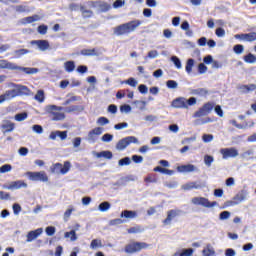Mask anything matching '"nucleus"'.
Here are the masks:
<instances>
[{"mask_svg":"<svg viewBox=\"0 0 256 256\" xmlns=\"http://www.w3.org/2000/svg\"><path fill=\"white\" fill-rule=\"evenodd\" d=\"M197 103L195 97H190V99H185L184 97H178L173 99L172 107L175 109H188V107L194 106Z\"/></svg>","mask_w":256,"mask_h":256,"instance_id":"1","label":"nucleus"},{"mask_svg":"<svg viewBox=\"0 0 256 256\" xmlns=\"http://www.w3.org/2000/svg\"><path fill=\"white\" fill-rule=\"evenodd\" d=\"M46 111L49 113V117H51L52 121H63L66 118V115L61 112V107H57L56 105H49L46 107Z\"/></svg>","mask_w":256,"mask_h":256,"instance_id":"2","label":"nucleus"},{"mask_svg":"<svg viewBox=\"0 0 256 256\" xmlns=\"http://www.w3.org/2000/svg\"><path fill=\"white\" fill-rule=\"evenodd\" d=\"M71 167L72 165L69 161L64 162V165L61 163H55L51 166V173L65 175L70 171Z\"/></svg>","mask_w":256,"mask_h":256,"instance_id":"3","label":"nucleus"},{"mask_svg":"<svg viewBox=\"0 0 256 256\" xmlns=\"http://www.w3.org/2000/svg\"><path fill=\"white\" fill-rule=\"evenodd\" d=\"M191 203L194 206H201L203 208H213L215 206H218L217 202H211L208 198L204 197H194L191 199Z\"/></svg>","mask_w":256,"mask_h":256,"instance_id":"4","label":"nucleus"},{"mask_svg":"<svg viewBox=\"0 0 256 256\" xmlns=\"http://www.w3.org/2000/svg\"><path fill=\"white\" fill-rule=\"evenodd\" d=\"M26 176L28 177V180L33 182H42V183L48 182V175H47V172L45 171L26 172Z\"/></svg>","mask_w":256,"mask_h":256,"instance_id":"5","label":"nucleus"},{"mask_svg":"<svg viewBox=\"0 0 256 256\" xmlns=\"http://www.w3.org/2000/svg\"><path fill=\"white\" fill-rule=\"evenodd\" d=\"M214 107H215L214 103H211V102L204 103V105L200 109H198L196 113H194V118H202L203 116H208Z\"/></svg>","mask_w":256,"mask_h":256,"instance_id":"6","label":"nucleus"},{"mask_svg":"<svg viewBox=\"0 0 256 256\" xmlns=\"http://www.w3.org/2000/svg\"><path fill=\"white\" fill-rule=\"evenodd\" d=\"M92 8H99L101 13L109 12L111 9V5L108 2H104L102 0H96L89 2Z\"/></svg>","mask_w":256,"mask_h":256,"instance_id":"7","label":"nucleus"},{"mask_svg":"<svg viewBox=\"0 0 256 256\" xmlns=\"http://www.w3.org/2000/svg\"><path fill=\"white\" fill-rule=\"evenodd\" d=\"M179 215H181V210L179 209H172L167 211V216L163 220V225L168 226L171 225L172 221L176 219Z\"/></svg>","mask_w":256,"mask_h":256,"instance_id":"8","label":"nucleus"},{"mask_svg":"<svg viewBox=\"0 0 256 256\" xmlns=\"http://www.w3.org/2000/svg\"><path fill=\"white\" fill-rule=\"evenodd\" d=\"M2 188L9 191H14L22 188H27V183L23 180H16L9 183V185H3Z\"/></svg>","mask_w":256,"mask_h":256,"instance_id":"9","label":"nucleus"},{"mask_svg":"<svg viewBox=\"0 0 256 256\" xmlns=\"http://www.w3.org/2000/svg\"><path fill=\"white\" fill-rule=\"evenodd\" d=\"M103 134V128L96 127L88 132V142L94 144L97 142L98 137Z\"/></svg>","mask_w":256,"mask_h":256,"instance_id":"10","label":"nucleus"},{"mask_svg":"<svg viewBox=\"0 0 256 256\" xmlns=\"http://www.w3.org/2000/svg\"><path fill=\"white\" fill-rule=\"evenodd\" d=\"M222 159L235 158L239 156V151L235 147L224 148L220 150Z\"/></svg>","mask_w":256,"mask_h":256,"instance_id":"11","label":"nucleus"},{"mask_svg":"<svg viewBox=\"0 0 256 256\" xmlns=\"http://www.w3.org/2000/svg\"><path fill=\"white\" fill-rule=\"evenodd\" d=\"M234 38L237 40H242L247 43H253L256 41V32H251L246 34H235Z\"/></svg>","mask_w":256,"mask_h":256,"instance_id":"12","label":"nucleus"},{"mask_svg":"<svg viewBox=\"0 0 256 256\" xmlns=\"http://www.w3.org/2000/svg\"><path fill=\"white\" fill-rule=\"evenodd\" d=\"M149 247L148 244H145L144 242H133L129 244V253L133 254L136 252H140L142 249H145Z\"/></svg>","mask_w":256,"mask_h":256,"instance_id":"13","label":"nucleus"},{"mask_svg":"<svg viewBox=\"0 0 256 256\" xmlns=\"http://www.w3.org/2000/svg\"><path fill=\"white\" fill-rule=\"evenodd\" d=\"M0 129H2L3 134L12 133L15 129V123L10 120H3V123L0 124Z\"/></svg>","mask_w":256,"mask_h":256,"instance_id":"14","label":"nucleus"},{"mask_svg":"<svg viewBox=\"0 0 256 256\" xmlns=\"http://www.w3.org/2000/svg\"><path fill=\"white\" fill-rule=\"evenodd\" d=\"M247 192L245 190H241L237 193V195L232 198V202H230L231 205H237L239 203H242L246 200Z\"/></svg>","mask_w":256,"mask_h":256,"instance_id":"15","label":"nucleus"},{"mask_svg":"<svg viewBox=\"0 0 256 256\" xmlns=\"http://www.w3.org/2000/svg\"><path fill=\"white\" fill-rule=\"evenodd\" d=\"M43 232H44V229H42V228H39L35 231L28 232L27 236H26L27 237L26 242L30 243V242L34 241L35 239H38V237L41 236Z\"/></svg>","mask_w":256,"mask_h":256,"instance_id":"16","label":"nucleus"},{"mask_svg":"<svg viewBox=\"0 0 256 256\" xmlns=\"http://www.w3.org/2000/svg\"><path fill=\"white\" fill-rule=\"evenodd\" d=\"M31 45H36L40 51H47L49 49V42L48 40H32L30 42Z\"/></svg>","mask_w":256,"mask_h":256,"instance_id":"17","label":"nucleus"},{"mask_svg":"<svg viewBox=\"0 0 256 256\" xmlns=\"http://www.w3.org/2000/svg\"><path fill=\"white\" fill-rule=\"evenodd\" d=\"M17 96L18 94L16 90H6L5 94L0 95V104L4 103L7 100L14 99Z\"/></svg>","mask_w":256,"mask_h":256,"instance_id":"18","label":"nucleus"},{"mask_svg":"<svg viewBox=\"0 0 256 256\" xmlns=\"http://www.w3.org/2000/svg\"><path fill=\"white\" fill-rule=\"evenodd\" d=\"M129 32V23L122 24L114 28V35L123 36Z\"/></svg>","mask_w":256,"mask_h":256,"instance_id":"19","label":"nucleus"},{"mask_svg":"<svg viewBox=\"0 0 256 256\" xmlns=\"http://www.w3.org/2000/svg\"><path fill=\"white\" fill-rule=\"evenodd\" d=\"M57 137H60L61 141H64L67 139V131H52L51 134H49V139H51L52 141H55V139H57Z\"/></svg>","mask_w":256,"mask_h":256,"instance_id":"20","label":"nucleus"},{"mask_svg":"<svg viewBox=\"0 0 256 256\" xmlns=\"http://www.w3.org/2000/svg\"><path fill=\"white\" fill-rule=\"evenodd\" d=\"M0 69H9L12 71H16L18 69V66L7 60H0Z\"/></svg>","mask_w":256,"mask_h":256,"instance_id":"21","label":"nucleus"},{"mask_svg":"<svg viewBox=\"0 0 256 256\" xmlns=\"http://www.w3.org/2000/svg\"><path fill=\"white\" fill-rule=\"evenodd\" d=\"M176 170L181 173H190L196 170V166H194L193 164L181 165L178 166Z\"/></svg>","mask_w":256,"mask_h":256,"instance_id":"22","label":"nucleus"},{"mask_svg":"<svg viewBox=\"0 0 256 256\" xmlns=\"http://www.w3.org/2000/svg\"><path fill=\"white\" fill-rule=\"evenodd\" d=\"M128 145H129V137H126V138L120 140L119 142H117L116 149L118 151H123L128 147Z\"/></svg>","mask_w":256,"mask_h":256,"instance_id":"23","label":"nucleus"},{"mask_svg":"<svg viewBox=\"0 0 256 256\" xmlns=\"http://www.w3.org/2000/svg\"><path fill=\"white\" fill-rule=\"evenodd\" d=\"M131 109H135L136 111H143L145 109V102L135 101L132 103V107H129V111H131Z\"/></svg>","mask_w":256,"mask_h":256,"instance_id":"24","label":"nucleus"},{"mask_svg":"<svg viewBox=\"0 0 256 256\" xmlns=\"http://www.w3.org/2000/svg\"><path fill=\"white\" fill-rule=\"evenodd\" d=\"M80 55L85 56V57H92V56H98L97 49H82L80 51Z\"/></svg>","mask_w":256,"mask_h":256,"instance_id":"25","label":"nucleus"},{"mask_svg":"<svg viewBox=\"0 0 256 256\" xmlns=\"http://www.w3.org/2000/svg\"><path fill=\"white\" fill-rule=\"evenodd\" d=\"M95 157L110 160L113 158V154L111 153V151H101V152L96 153Z\"/></svg>","mask_w":256,"mask_h":256,"instance_id":"26","label":"nucleus"},{"mask_svg":"<svg viewBox=\"0 0 256 256\" xmlns=\"http://www.w3.org/2000/svg\"><path fill=\"white\" fill-rule=\"evenodd\" d=\"M209 92L205 88H197L192 90V95L200 96V97H206L208 96Z\"/></svg>","mask_w":256,"mask_h":256,"instance_id":"27","label":"nucleus"},{"mask_svg":"<svg viewBox=\"0 0 256 256\" xmlns=\"http://www.w3.org/2000/svg\"><path fill=\"white\" fill-rule=\"evenodd\" d=\"M18 71L24 72L27 75H33L39 72L38 68H25L18 66Z\"/></svg>","mask_w":256,"mask_h":256,"instance_id":"28","label":"nucleus"},{"mask_svg":"<svg viewBox=\"0 0 256 256\" xmlns=\"http://www.w3.org/2000/svg\"><path fill=\"white\" fill-rule=\"evenodd\" d=\"M143 24L141 20H133L129 22V32H134L140 25Z\"/></svg>","mask_w":256,"mask_h":256,"instance_id":"29","label":"nucleus"},{"mask_svg":"<svg viewBox=\"0 0 256 256\" xmlns=\"http://www.w3.org/2000/svg\"><path fill=\"white\" fill-rule=\"evenodd\" d=\"M253 126H255V122H254L253 120H247V121L244 122L243 124L238 125V126H237V129L245 130V129H247V128H253Z\"/></svg>","mask_w":256,"mask_h":256,"instance_id":"30","label":"nucleus"},{"mask_svg":"<svg viewBox=\"0 0 256 256\" xmlns=\"http://www.w3.org/2000/svg\"><path fill=\"white\" fill-rule=\"evenodd\" d=\"M34 100H36L39 103H44V101H45L44 90H37L36 95H34Z\"/></svg>","mask_w":256,"mask_h":256,"instance_id":"31","label":"nucleus"},{"mask_svg":"<svg viewBox=\"0 0 256 256\" xmlns=\"http://www.w3.org/2000/svg\"><path fill=\"white\" fill-rule=\"evenodd\" d=\"M75 67V61H66V63H64V69H66L67 73L75 71Z\"/></svg>","mask_w":256,"mask_h":256,"instance_id":"32","label":"nucleus"},{"mask_svg":"<svg viewBox=\"0 0 256 256\" xmlns=\"http://www.w3.org/2000/svg\"><path fill=\"white\" fill-rule=\"evenodd\" d=\"M80 12L82 13L83 18H91L94 15V12L91 10L85 9L84 6H80Z\"/></svg>","mask_w":256,"mask_h":256,"instance_id":"33","label":"nucleus"},{"mask_svg":"<svg viewBox=\"0 0 256 256\" xmlns=\"http://www.w3.org/2000/svg\"><path fill=\"white\" fill-rule=\"evenodd\" d=\"M154 172H160L162 174H167V175H172L174 174V171L173 170H169V169H166V168H162L160 166H157L153 169Z\"/></svg>","mask_w":256,"mask_h":256,"instance_id":"34","label":"nucleus"},{"mask_svg":"<svg viewBox=\"0 0 256 256\" xmlns=\"http://www.w3.org/2000/svg\"><path fill=\"white\" fill-rule=\"evenodd\" d=\"M243 60L246 63L253 64L256 62V56L253 55L252 53H249L247 55H244Z\"/></svg>","mask_w":256,"mask_h":256,"instance_id":"35","label":"nucleus"},{"mask_svg":"<svg viewBox=\"0 0 256 256\" xmlns=\"http://www.w3.org/2000/svg\"><path fill=\"white\" fill-rule=\"evenodd\" d=\"M144 182L147 184L157 183V174H148V176L144 178Z\"/></svg>","mask_w":256,"mask_h":256,"instance_id":"36","label":"nucleus"},{"mask_svg":"<svg viewBox=\"0 0 256 256\" xmlns=\"http://www.w3.org/2000/svg\"><path fill=\"white\" fill-rule=\"evenodd\" d=\"M193 252H194L193 248H189V249L182 250L181 253L176 252L175 254H173V256H192Z\"/></svg>","mask_w":256,"mask_h":256,"instance_id":"37","label":"nucleus"},{"mask_svg":"<svg viewBox=\"0 0 256 256\" xmlns=\"http://www.w3.org/2000/svg\"><path fill=\"white\" fill-rule=\"evenodd\" d=\"M201 186L196 182H190L184 185V190L190 191L192 189H200Z\"/></svg>","mask_w":256,"mask_h":256,"instance_id":"38","label":"nucleus"},{"mask_svg":"<svg viewBox=\"0 0 256 256\" xmlns=\"http://www.w3.org/2000/svg\"><path fill=\"white\" fill-rule=\"evenodd\" d=\"M240 89L246 93L256 91V84L242 85Z\"/></svg>","mask_w":256,"mask_h":256,"instance_id":"39","label":"nucleus"},{"mask_svg":"<svg viewBox=\"0 0 256 256\" xmlns=\"http://www.w3.org/2000/svg\"><path fill=\"white\" fill-rule=\"evenodd\" d=\"M27 117H28L27 112L18 113V114H15L14 120L17 122H23L24 120L27 119Z\"/></svg>","mask_w":256,"mask_h":256,"instance_id":"40","label":"nucleus"},{"mask_svg":"<svg viewBox=\"0 0 256 256\" xmlns=\"http://www.w3.org/2000/svg\"><path fill=\"white\" fill-rule=\"evenodd\" d=\"M194 67V59H188L187 64L185 65V71H187L188 74H191Z\"/></svg>","mask_w":256,"mask_h":256,"instance_id":"41","label":"nucleus"},{"mask_svg":"<svg viewBox=\"0 0 256 256\" xmlns=\"http://www.w3.org/2000/svg\"><path fill=\"white\" fill-rule=\"evenodd\" d=\"M39 15H33V16H29L23 19L24 23L26 24H30L36 21H39Z\"/></svg>","mask_w":256,"mask_h":256,"instance_id":"42","label":"nucleus"},{"mask_svg":"<svg viewBox=\"0 0 256 256\" xmlns=\"http://www.w3.org/2000/svg\"><path fill=\"white\" fill-rule=\"evenodd\" d=\"M232 50L235 54L241 55L245 51V47L242 44H236Z\"/></svg>","mask_w":256,"mask_h":256,"instance_id":"43","label":"nucleus"},{"mask_svg":"<svg viewBox=\"0 0 256 256\" xmlns=\"http://www.w3.org/2000/svg\"><path fill=\"white\" fill-rule=\"evenodd\" d=\"M143 232V227L140 225H136L135 227H130L129 228V234H138Z\"/></svg>","mask_w":256,"mask_h":256,"instance_id":"44","label":"nucleus"},{"mask_svg":"<svg viewBox=\"0 0 256 256\" xmlns=\"http://www.w3.org/2000/svg\"><path fill=\"white\" fill-rule=\"evenodd\" d=\"M111 207L109 202H103L101 204H99L98 209L101 212H106L107 210H109Z\"/></svg>","mask_w":256,"mask_h":256,"instance_id":"45","label":"nucleus"},{"mask_svg":"<svg viewBox=\"0 0 256 256\" xmlns=\"http://www.w3.org/2000/svg\"><path fill=\"white\" fill-rule=\"evenodd\" d=\"M64 237L70 238L71 241H76L77 240V236H76L75 230H71L69 232H66L64 234Z\"/></svg>","mask_w":256,"mask_h":256,"instance_id":"46","label":"nucleus"},{"mask_svg":"<svg viewBox=\"0 0 256 256\" xmlns=\"http://www.w3.org/2000/svg\"><path fill=\"white\" fill-rule=\"evenodd\" d=\"M80 108H81L80 106L71 105L69 107H66V109H64V111H66V113H74V112L79 111Z\"/></svg>","mask_w":256,"mask_h":256,"instance_id":"47","label":"nucleus"},{"mask_svg":"<svg viewBox=\"0 0 256 256\" xmlns=\"http://www.w3.org/2000/svg\"><path fill=\"white\" fill-rule=\"evenodd\" d=\"M48 32V26L47 25H40L37 27V33L40 35H46Z\"/></svg>","mask_w":256,"mask_h":256,"instance_id":"48","label":"nucleus"},{"mask_svg":"<svg viewBox=\"0 0 256 256\" xmlns=\"http://www.w3.org/2000/svg\"><path fill=\"white\" fill-rule=\"evenodd\" d=\"M166 86H167V88H169V89H177L178 83H177V81H175V80H167Z\"/></svg>","mask_w":256,"mask_h":256,"instance_id":"49","label":"nucleus"},{"mask_svg":"<svg viewBox=\"0 0 256 256\" xmlns=\"http://www.w3.org/2000/svg\"><path fill=\"white\" fill-rule=\"evenodd\" d=\"M213 161H214L213 156H209V155L204 156V164L207 167H211Z\"/></svg>","mask_w":256,"mask_h":256,"instance_id":"50","label":"nucleus"},{"mask_svg":"<svg viewBox=\"0 0 256 256\" xmlns=\"http://www.w3.org/2000/svg\"><path fill=\"white\" fill-rule=\"evenodd\" d=\"M138 91L139 93H141L142 95H145L149 92V88L145 85V84H140L138 86Z\"/></svg>","mask_w":256,"mask_h":256,"instance_id":"51","label":"nucleus"},{"mask_svg":"<svg viewBox=\"0 0 256 256\" xmlns=\"http://www.w3.org/2000/svg\"><path fill=\"white\" fill-rule=\"evenodd\" d=\"M13 167L10 164H5L3 166H0V173L4 174L7 172H10Z\"/></svg>","mask_w":256,"mask_h":256,"instance_id":"52","label":"nucleus"},{"mask_svg":"<svg viewBox=\"0 0 256 256\" xmlns=\"http://www.w3.org/2000/svg\"><path fill=\"white\" fill-rule=\"evenodd\" d=\"M101 140L104 143H110L113 140V135L109 134V133L104 134V136H102Z\"/></svg>","mask_w":256,"mask_h":256,"instance_id":"53","label":"nucleus"},{"mask_svg":"<svg viewBox=\"0 0 256 256\" xmlns=\"http://www.w3.org/2000/svg\"><path fill=\"white\" fill-rule=\"evenodd\" d=\"M98 247H102L101 240L100 239H94L91 242V249H96Z\"/></svg>","mask_w":256,"mask_h":256,"instance_id":"54","label":"nucleus"},{"mask_svg":"<svg viewBox=\"0 0 256 256\" xmlns=\"http://www.w3.org/2000/svg\"><path fill=\"white\" fill-rule=\"evenodd\" d=\"M171 60H172L173 64L175 65V67H176L177 69H181L182 64H181V61L179 60L178 57L173 56V57L171 58Z\"/></svg>","mask_w":256,"mask_h":256,"instance_id":"55","label":"nucleus"},{"mask_svg":"<svg viewBox=\"0 0 256 256\" xmlns=\"http://www.w3.org/2000/svg\"><path fill=\"white\" fill-rule=\"evenodd\" d=\"M81 7H83V5H79L76 3H71L70 6H68V9H70V11H79V9L81 10Z\"/></svg>","mask_w":256,"mask_h":256,"instance_id":"56","label":"nucleus"},{"mask_svg":"<svg viewBox=\"0 0 256 256\" xmlns=\"http://www.w3.org/2000/svg\"><path fill=\"white\" fill-rule=\"evenodd\" d=\"M32 129H33L34 133H37V134L44 133V128H42L41 125H38V124L33 125Z\"/></svg>","mask_w":256,"mask_h":256,"instance_id":"57","label":"nucleus"},{"mask_svg":"<svg viewBox=\"0 0 256 256\" xmlns=\"http://www.w3.org/2000/svg\"><path fill=\"white\" fill-rule=\"evenodd\" d=\"M80 99V97L77 96H71L70 98H68L66 101H64V106H67L75 101H78Z\"/></svg>","mask_w":256,"mask_h":256,"instance_id":"58","label":"nucleus"},{"mask_svg":"<svg viewBox=\"0 0 256 256\" xmlns=\"http://www.w3.org/2000/svg\"><path fill=\"white\" fill-rule=\"evenodd\" d=\"M10 193L5 191H0V200H10Z\"/></svg>","mask_w":256,"mask_h":256,"instance_id":"59","label":"nucleus"},{"mask_svg":"<svg viewBox=\"0 0 256 256\" xmlns=\"http://www.w3.org/2000/svg\"><path fill=\"white\" fill-rule=\"evenodd\" d=\"M230 216H231L230 212L224 211V212H221V214H219V219L220 220H227L228 218H230Z\"/></svg>","mask_w":256,"mask_h":256,"instance_id":"60","label":"nucleus"},{"mask_svg":"<svg viewBox=\"0 0 256 256\" xmlns=\"http://www.w3.org/2000/svg\"><path fill=\"white\" fill-rule=\"evenodd\" d=\"M215 35L218 36V38H222L225 36V30L224 28H218L215 30Z\"/></svg>","mask_w":256,"mask_h":256,"instance_id":"61","label":"nucleus"},{"mask_svg":"<svg viewBox=\"0 0 256 256\" xmlns=\"http://www.w3.org/2000/svg\"><path fill=\"white\" fill-rule=\"evenodd\" d=\"M45 232H46V235L51 237L52 235L55 234V227H52V226L46 227Z\"/></svg>","mask_w":256,"mask_h":256,"instance_id":"62","label":"nucleus"},{"mask_svg":"<svg viewBox=\"0 0 256 256\" xmlns=\"http://www.w3.org/2000/svg\"><path fill=\"white\" fill-rule=\"evenodd\" d=\"M12 210L15 215H18L21 212V206L20 204H14L12 205Z\"/></svg>","mask_w":256,"mask_h":256,"instance_id":"63","label":"nucleus"},{"mask_svg":"<svg viewBox=\"0 0 256 256\" xmlns=\"http://www.w3.org/2000/svg\"><path fill=\"white\" fill-rule=\"evenodd\" d=\"M215 252L211 248H206L203 250V256H212Z\"/></svg>","mask_w":256,"mask_h":256,"instance_id":"64","label":"nucleus"}]
</instances>
